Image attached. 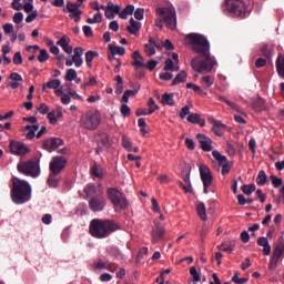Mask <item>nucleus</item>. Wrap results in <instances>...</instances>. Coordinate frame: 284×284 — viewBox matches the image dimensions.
I'll return each instance as SVG.
<instances>
[{"mask_svg":"<svg viewBox=\"0 0 284 284\" xmlns=\"http://www.w3.org/2000/svg\"><path fill=\"white\" fill-rule=\"evenodd\" d=\"M106 196L114 210H128L130 206L125 194H123V192L119 191L116 187H109L106 190Z\"/></svg>","mask_w":284,"mask_h":284,"instance_id":"39448f33","label":"nucleus"},{"mask_svg":"<svg viewBox=\"0 0 284 284\" xmlns=\"http://www.w3.org/2000/svg\"><path fill=\"white\" fill-rule=\"evenodd\" d=\"M149 45H153V48H158V50H161V41H159V38H150Z\"/></svg>","mask_w":284,"mask_h":284,"instance_id":"4d7b16f0","label":"nucleus"},{"mask_svg":"<svg viewBox=\"0 0 284 284\" xmlns=\"http://www.w3.org/2000/svg\"><path fill=\"white\" fill-rule=\"evenodd\" d=\"M10 196L16 205H23L32 199V186L23 180L13 178Z\"/></svg>","mask_w":284,"mask_h":284,"instance_id":"20e7f679","label":"nucleus"},{"mask_svg":"<svg viewBox=\"0 0 284 284\" xmlns=\"http://www.w3.org/2000/svg\"><path fill=\"white\" fill-rule=\"evenodd\" d=\"M196 212L201 221H207V211L205 210V203L201 202L196 206Z\"/></svg>","mask_w":284,"mask_h":284,"instance_id":"c85d7f7f","label":"nucleus"},{"mask_svg":"<svg viewBox=\"0 0 284 284\" xmlns=\"http://www.w3.org/2000/svg\"><path fill=\"white\" fill-rule=\"evenodd\" d=\"M182 179H183L185 185H189V187H192V182H190V172L183 171Z\"/></svg>","mask_w":284,"mask_h":284,"instance_id":"052dcab7","label":"nucleus"},{"mask_svg":"<svg viewBox=\"0 0 284 284\" xmlns=\"http://www.w3.org/2000/svg\"><path fill=\"white\" fill-rule=\"evenodd\" d=\"M122 146L124 148V150H128V152H130V150H132V142L125 135L122 136Z\"/></svg>","mask_w":284,"mask_h":284,"instance_id":"09e8293b","label":"nucleus"},{"mask_svg":"<svg viewBox=\"0 0 284 284\" xmlns=\"http://www.w3.org/2000/svg\"><path fill=\"white\" fill-rule=\"evenodd\" d=\"M60 87H61V80L54 79V80H50L47 83H44L42 85V90H45L47 88H49V90H57Z\"/></svg>","mask_w":284,"mask_h":284,"instance_id":"cd10ccee","label":"nucleus"},{"mask_svg":"<svg viewBox=\"0 0 284 284\" xmlns=\"http://www.w3.org/2000/svg\"><path fill=\"white\" fill-rule=\"evenodd\" d=\"M50 59V53H48V50L41 49L40 54L38 55L39 63H45Z\"/></svg>","mask_w":284,"mask_h":284,"instance_id":"c9c22d12","label":"nucleus"},{"mask_svg":"<svg viewBox=\"0 0 284 284\" xmlns=\"http://www.w3.org/2000/svg\"><path fill=\"white\" fill-rule=\"evenodd\" d=\"M186 121L189 123H194L200 125L201 128H205V119H201V115L199 113H192L186 118Z\"/></svg>","mask_w":284,"mask_h":284,"instance_id":"5701e85b","label":"nucleus"},{"mask_svg":"<svg viewBox=\"0 0 284 284\" xmlns=\"http://www.w3.org/2000/svg\"><path fill=\"white\" fill-rule=\"evenodd\" d=\"M95 154H101L102 152H109L110 148H112V140L110 139V134L105 132H100L95 135Z\"/></svg>","mask_w":284,"mask_h":284,"instance_id":"9d476101","label":"nucleus"},{"mask_svg":"<svg viewBox=\"0 0 284 284\" xmlns=\"http://www.w3.org/2000/svg\"><path fill=\"white\" fill-rule=\"evenodd\" d=\"M190 274L192 276L193 283H199L201 281V275L199 274V271L195 268V266L190 268Z\"/></svg>","mask_w":284,"mask_h":284,"instance_id":"58836bf2","label":"nucleus"},{"mask_svg":"<svg viewBox=\"0 0 284 284\" xmlns=\"http://www.w3.org/2000/svg\"><path fill=\"white\" fill-rule=\"evenodd\" d=\"M121 226L114 220L93 219L89 224V232L93 239H108Z\"/></svg>","mask_w":284,"mask_h":284,"instance_id":"7ed1b4c3","label":"nucleus"},{"mask_svg":"<svg viewBox=\"0 0 284 284\" xmlns=\"http://www.w3.org/2000/svg\"><path fill=\"white\" fill-rule=\"evenodd\" d=\"M200 179L203 183L204 194H210V187L214 183V176H212V171L207 165H200Z\"/></svg>","mask_w":284,"mask_h":284,"instance_id":"9b49d317","label":"nucleus"},{"mask_svg":"<svg viewBox=\"0 0 284 284\" xmlns=\"http://www.w3.org/2000/svg\"><path fill=\"white\" fill-rule=\"evenodd\" d=\"M99 57V52L97 51H87L85 52V63L88 68H92V61Z\"/></svg>","mask_w":284,"mask_h":284,"instance_id":"c756f323","label":"nucleus"},{"mask_svg":"<svg viewBox=\"0 0 284 284\" xmlns=\"http://www.w3.org/2000/svg\"><path fill=\"white\" fill-rule=\"evenodd\" d=\"M77 70L74 69H68L65 74V81H74L77 79Z\"/></svg>","mask_w":284,"mask_h":284,"instance_id":"37998d69","label":"nucleus"},{"mask_svg":"<svg viewBox=\"0 0 284 284\" xmlns=\"http://www.w3.org/2000/svg\"><path fill=\"white\" fill-rule=\"evenodd\" d=\"M195 139L200 143V148H201V150H203V152H212V150H213L212 139L210 136H207L203 133H197L195 135Z\"/></svg>","mask_w":284,"mask_h":284,"instance_id":"2eb2a0df","label":"nucleus"},{"mask_svg":"<svg viewBox=\"0 0 284 284\" xmlns=\"http://www.w3.org/2000/svg\"><path fill=\"white\" fill-rule=\"evenodd\" d=\"M18 172L21 174H26V176L37 178L41 173V169L39 168V162L28 161L21 164H18Z\"/></svg>","mask_w":284,"mask_h":284,"instance_id":"1a4fd4ad","label":"nucleus"},{"mask_svg":"<svg viewBox=\"0 0 284 284\" xmlns=\"http://www.w3.org/2000/svg\"><path fill=\"white\" fill-rule=\"evenodd\" d=\"M75 10H79V6L74 2H68L67 9H63V12H74Z\"/></svg>","mask_w":284,"mask_h":284,"instance_id":"864d4df0","label":"nucleus"},{"mask_svg":"<svg viewBox=\"0 0 284 284\" xmlns=\"http://www.w3.org/2000/svg\"><path fill=\"white\" fill-rule=\"evenodd\" d=\"M227 125L223 124V122L215 120L213 122L212 132L215 136H223V132H225Z\"/></svg>","mask_w":284,"mask_h":284,"instance_id":"412c9836","label":"nucleus"},{"mask_svg":"<svg viewBox=\"0 0 284 284\" xmlns=\"http://www.w3.org/2000/svg\"><path fill=\"white\" fill-rule=\"evenodd\" d=\"M158 14L161 17L163 23H165V27L169 28V30H174L176 28V12L172 9L168 8H159L156 10Z\"/></svg>","mask_w":284,"mask_h":284,"instance_id":"6e6552de","label":"nucleus"},{"mask_svg":"<svg viewBox=\"0 0 284 284\" xmlns=\"http://www.w3.org/2000/svg\"><path fill=\"white\" fill-rule=\"evenodd\" d=\"M186 39L191 50L197 54V57L191 60L193 70L200 74L213 70L216 65V60L210 53V41L207 38L200 33H190L186 36Z\"/></svg>","mask_w":284,"mask_h":284,"instance_id":"f257e3e1","label":"nucleus"},{"mask_svg":"<svg viewBox=\"0 0 284 284\" xmlns=\"http://www.w3.org/2000/svg\"><path fill=\"white\" fill-rule=\"evenodd\" d=\"M105 10H109L113 14H119V12H121V7H119V4L114 6L112 2H108Z\"/></svg>","mask_w":284,"mask_h":284,"instance_id":"79ce46f5","label":"nucleus"},{"mask_svg":"<svg viewBox=\"0 0 284 284\" xmlns=\"http://www.w3.org/2000/svg\"><path fill=\"white\" fill-rule=\"evenodd\" d=\"M4 34H12L14 32V26L12 23H6L2 27Z\"/></svg>","mask_w":284,"mask_h":284,"instance_id":"6e6d98bb","label":"nucleus"},{"mask_svg":"<svg viewBox=\"0 0 284 284\" xmlns=\"http://www.w3.org/2000/svg\"><path fill=\"white\" fill-rule=\"evenodd\" d=\"M144 51L149 57H154V54H156V49H154V47L149 43L144 44Z\"/></svg>","mask_w":284,"mask_h":284,"instance_id":"de8ad7c7","label":"nucleus"},{"mask_svg":"<svg viewBox=\"0 0 284 284\" xmlns=\"http://www.w3.org/2000/svg\"><path fill=\"white\" fill-rule=\"evenodd\" d=\"M91 174L97 179H103V169H101V165L94 164L91 169Z\"/></svg>","mask_w":284,"mask_h":284,"instance_id":"f704fd0d","label":"nucleus"},{"mask_svg":"<svg viewBox=\"0 0 284 284\" xmlns=\"http://www.w3.org/2000/svg\"><path fill=\"white\" fill-rule=\"evenodd\" d=\"M38 112H39L40 114H48V112H50V109L48 108V104L41 103V104L38 106Z\"/></svg>","mask_w":284,"mask_h":284,"instance_id":"0e129e2a","label":"nucleus"},{"mask_svg":"<svg viewBox=\"0 0 284 284\" xmlns=\"http://www.w3.org/2000/svg\"><path fill=\"white\" fill-rule=\"evenodd\" d=\"M257 245H260V247H263V250H272V247L270 246V241H267V237H260L257 240Z\"/></svg>","mask_w":284,"mask_h":284,"instance_id":"a19ab883","label":"nucleus"},{"mask_svg":"<svg viewBox=\"0 0 284 284\" xmlns=\"http://www.w3.org/2000/svg\"><path fill=\"white\" fill-rule=\"evenodd\" d=\"M120 112H121L122 116L128 118V116H130L132 110L130 109V106H128V104H122Z\"/></svg>","mask_w":284,"mask_h":284,"instance_id":"3c124183","label":"nucleus"},{"mask_svg":"<svg viewBox=\"0 0 284 284\" xmlns=\"http://www.w3.org/2000/svg\"><path fill=\"white\" fill-rule=\"evenodd\" d=\"M163 70L164 72H174V61L171 58L165 60Z\"/></svg>","mask_w":284,"mask_h":284,"instance_id":"ea45409f","label":"nucleus"},{"mask_svg":"<svg viewBox=\"0 0 284 284\" xmlns=\"http://www.w3.org/2000/svg\"><path fill=\"white\" fill-rule=\"evenodd\" d=\"M143 256H148V250L139 251V253L135 257L136 265H140L141 260L143 258Z\"/></svg>","mask_w":284,"mask_h":284,"instance_id":"bf43d9fd","label":"nucleus"},{"mask_svg":"<svg viewBox=\"0 0 284 284\" xmlns=\"http://www.w3.org/2000/svg\"><path fill=\"white\" fill-rule=\"evenodd\" d=\"M187 114H190V106L185 105L180 111V118L185 119V116H187Z\"/></svg>","mask_w":284,"mask_h":284,"instance_id":"774afa93","label":"nucleus"},{"mask_svg":"<svg viewBox=\"0 0 284 284\" xmlns=\"http://www.w3.org/2000/svg\"><path fill=\"white\" fill-rule=\"evenodd\" d=\"M129 23L130 26L126 27V32H129V34H134L141 30V22L135 21L134 18H131Z\"/></svg>","mask_w":284,"mask_h":284,"instance_id":"a878e982","label":"nucleus"},{"mask_svg":"<svg viewBox=\"0 0 284 284\" xmlns=\"http://www.w3.org/2000/svg\"><path fill=\"white\" fill-rule=\"evenodd\" d=\"M222 10L224 14L243 19L245 17V2L243 0H224Z\"/></svg>","mask_w":284,"mask_h":284,"instance_id":"423d86ee","label":"nucleus"},{"mask_svg":"<svg viewBox=\"0 0 284 284\" xmlns=\"http://www.w3.org/2000/svg\"><path fill=\"white\" fill-rule=\"evenodd\" d=\"M72 61L75 68H81V65H83V58L81 57L72 55Z\"/></svg>","mask_w":284,"mask_h":284,"instance_id":"680f3d73","label":"nucleus"},{"mask_svg":"<svg viewBox=\"0 0 284 284\" xmlns=\"http://www.w3.org/2000/svg\"><path fill=\"white\" fill-rule=\"evenodd\" d=\"M187 81V72L180 71L172 81V85H179V83H185Z\"/></svg>","mask_w":284,"mask_h":284,"instance_id":"bb28decb","label":"nucleus"},{"mask_svg":"<svg viewBox=\"0 0 284 284\" xmlns=\"http://www.w3.org/2000/svg\"><path fill=\"white\" fill-rule=\"evenodd\" d=\"M283 250H274L268 264V270H276L278 261H281V257L283 256Z\"/></svg>","mask_w":284,"mask_h":284,"instance_id":"f3484780","label":"nucleus"},{"mask_svg":"<svg viewBox=\"0 0 284 284\" xmlns=\"http://www.w3.org/2000/svg\"><path fill=\"white\" fill-rule=\"evenodd\" d=\"M108 49L110 50L111 54H119V57H123L125 54V48L123 47H114L112 44H109Z\"/></svg>","mask_w":284,"mask_h":284,"instance_id":"2f4dec72","label":"nucleus"},{"mask_svg":"<svg viewBox=\"0 0 284 284\" xmlns=\"http://www.w3.org/2000/svg\"><path fill=\"white\" fill-rule=\"evenodd\" d=\"M161 103H163V105H170L171 108L174 106V93H164Z\"/></svg>","mask_w":284,"mask_h":284,"instance_id":"7c9ffc66","label":"nucleus"},{"mask_svg":"<svg viewBox=\"0 0 284 284\" xmlns=\"http://www.w3.org/2000/svg\"><path fill=\"white\" fill-rule=\"evenodd\" d=\"M65 165H68V159L65 156L57 155L53 156L50 164L49 170L53 172V174H61L65 170Z\"/></svg>","mask_w":284,"mask_h":284,"instance_id":"f8f14e48","label":"nucleus"},{"mask_svg":"<svg viewBox=\"0 0 284 284\" xmlns=\"http://www.w3.org/2000/svg\"><path fill=\"white\" fill-rule=\"evenodd\" d=\"M261 52H262L263 57H266V59H272V45L264 44L261 48Z\"/></svg>","mask_w":284,"mask_h":284,"instance_id":"4c0bfd02","label":"nucleus"},{"mask_svg":"<svg viewBox=\"0 0 284 284\" xmlns=\"http://www.w3.org/2000/svg\"><path fill=\"white\" fill-rule=\"evenodd\" d=\"M80 125L84 130H97L101 125V114L97 111H88L81 116Z\"/></svg>","mask_w":284,"mask_h":284,"instance_id":"0eeeda50","label":"nucleus"},{"mask_svg":"<svg viewBox=\"0 0 284 284\" xmlns=\"http://www.w3.org/2000/svg\"><path fill=\"white\" fill-rule=\"evenodd\" d=\"M132 59H133V62L131 63V65L133 68H145V59H143V55H141V52L134 51L132 53Z\"/></svg>","mask_w":284,"mask_h":284,"instance_id":"6ab92c4d","label":"nucleus"},{"mask_svg":"<svg viewBox=\"0 0 284 284\" xmlns=\"http://www.w3.org/2000/svg\"><path fill=\"white\" fill-rule=\"evenodd\" d=\"M252 105L255 112H263L267 110V105L265 104V100L263 98H257L256 100H254Z\"/></svg>","mask_w":284,"mask_h":284,"instance_id":"b1692460","label":"nucleus"},{"mask_svg":"<svg viewBox=\"0 0 284 284\" xmlns=\"http://www.w3.org/2000/svg\"><path fill=\"white\" fill-rule=\"evenodd\" d=\"M63 139L60 138H49L42 142V148L47 150V152H52V150H57L63 145Z\"/></svg>","mask_w":284,"mask_h":284,"instance_id":"4468645a","label":"nucleus"},{"mask_svg":"<svg viewBox=\"0 0 284 284\" xmlns=\"http://www.w3.org/2000/svg\"><path fill=\"white\" fill-rule=\"evenodd\" d=\"M13 63L16 65H21V63H23V58L21 57V52L20 51L14 53V55H13Z\"/></svg>","mask_w":284,"mask_h":284,"instance_id":"13d9d810","label":"nucleus"},{"mask_svg":"<svg viewBox=\"0 0 284 284\" xmlns=\"http://www.w3.org/2000/svg\"><path fill=\"white\" fill-rule=\"evenodd\" d=\"M83 192L89 199V210L91 212H103L105 205H108V200L103 195V185L87 184L83 189Z\"/></svg>","mask_w":284,"mask_h":284,"instance_id":"f03ea898","label":"nucleus"},{"mask_svg":"<svg viewBox=\"0 0 284 284\" xmlns=\"http://www.w3.org/2000/svg\"><path fill=\"white\" fill-rule=\"evenodd\" d=\"M59 174L60 173L50 171L49 178L47 180L49 187H59V182L61 181V176H59Z\"/></svg>","mask_w":284,"mask_h":284,"instance_id":"4be33fe9","label":"nucleus"},{"mask_svg":"<svg viewBox=\"0 0 284 284\" xmlns=\"http://www.w3.org/2000/svg\"><path fill=\"white\" fill-rule=\"evenodd\" d=\"M270 181L273 187H281V185H283V179L276 178L275 175H271Z\"/></svg>","mask_w":284,"mask_h":284,"instance_id":"a18cd8bd","label":"nucleus"},{"mask_svg":"<svg viewBox=\"0 0 284 284\" xmlns=\"http://www.w3.org/2000/svg\"><path fill=\"white\" fill-rule=\"evenodd\" d=\"M230 170H232V163L225 162L224 164H222V175L223 176L230 174Z\"/></svg>","mask_w":284,"mask_h":284,"instance_id":"5fc2aeb1","label":"nucleus"},{"mask_svg":"<svg viewBox=\"0 0 284 284\" xmlns=\"http://www.w3.org/2000/svg\"><path fill=\"white\" fill-rule=\"evenodd\" d=\"M202 83H204L206 88H212V85H214V79L211 75L203 77Z\"/></svg>","mask_w":284,"mask_h":284,"instance_id":"603ef678","label":"nucleus"},{"mask_svg":"<svg viewBox=\"0 0 284 284\" xmlns=\"http://www.w3.org/2000/svg\"><path fill=\"white\" fill-rule=\"evenodd\" d=\"M144 16H145V9L143 8H138L134 11V19H136V21H143Z\"/></svg>","mask_w":284,"mask_h":284,"instance_id":"49530a36","label":"nucleus"},{"mask_svg":"<svg viewBox=\"0 0 284 284\" xmlns=\"http://www.w3.org/2000/svg\"><path fill=\"white\" fill-rule=\"evenodd\" d=\"M139 94V89L126 90L122 95V102L128 103L130 101V97H136Z\"/></svg>","mask_w":284,"mask_h":284,"instance_id":"473e14b6","label":"nucleus"},{"mask_svg":"<svg viewBox=\"0 0 284 284\" xmlns=\"http://www.w3.org/2000/svg\"><path fill=\"white\" fill-rule=\"evenodd\" d=\"M163 234H165V229L155 221V227L152 231V243H159L163 239Z\"/></svg>","mask_w":284,"mask_h":284,"instance_id":"dca6fc26","label":"nucleus"},{"mask_svg":"<svg viewBox=\"0 0 284 284\" xmlns=\"http://www.w3.org/2000/svg\"><path fill=\"white\" fill-rule=\"evenodd\" d=\"M37 17H39V12H38V11H32V12L26 18V23H32V21H34V19H37Z\"/></svg>","mask_w":284,"mask_h":284,"instance_id":"e2e57ef3","label":"nucleus"},{"mask_svg":"<svg viewBox=\"0 0 284 284\" xmlns=\"http://www.w3.org/2000/svg\"><path fill=\"white\" fill-rule=\"evenodd\" d=\"M277 74L281 79H284V55H278L275 62Z\"/></svg>","mask_w":284,"mask_h":284,"instance_id":"393cba45","label":"nucleus"},{"mask_svg":"<svg viewBox=\"0 0 284 284\" xmlns=\"http://www.w3.org/2000/svg\"><path fill=\"white\" fill-rule=\"evenodd\" d=\"M81 14H83V11H81V9H78L75 11H71V14L69 17L70 19H73L75 23H79V21H81Z\"/></svg>","mask_w":284,"mask_h":284,"instance_id":"c03bdc74","label":"nucleus"},{"mask_svg":"<svg viewBox=\"0 0 284 284\" xmlns=\"http://www.w3.org/2000/svg\"><path fill=\"white\" fill-rule=\"evenodd\" d=\"M23 21V13L22 12H17L13 16V23H21Z\"/></svg>","mask_w":284,"mask_h":284,"instance_id":"338daca9","label":"nucleus"},{"mask_svg":"<svg viewBox=\"0 0 284 284\" xmlns=\"http://www.w3.org/2000/svg\"><path fill=\"white\" fill-rule=\"evenodd\" d=\"M61 116H63V112L61 109H58L57 111H50L47 115V119H49V123H51V125H57V123H59L58 119H61Z\"/></svg>","mask_w":284,"mask_h":284,"instance_id":"aec40b11","label":"nucleus"},{"mask_svg":"<svg viewBox=\"0 0 284 284\" xmlns=\"http://www.w3.org/2000/svg\"><path fill=\"white\" fill-rule=\"evenodd\" d=\"M71 101L72 98L70 97V93H63V91H61V103L63 105H70Z\"/></svg>","mask_w":284,"mask_h":284,"instance_id":"8fccbe9b","label":"nucleus"},{"mask_svg":"<svg viewBox=\"0 0 284 284\" xmlns=\"http://www.w3.org/2000/svg\"><path fill=\"white\" fill-rule=\"evenodd\" d=\"M148 105H149L148 114H154V112L159 110V105L152 98L149 99Z\"/></svg>","mask_w":284,"mask_h":284,"instance_id":"e433bc0d","label":"nucleus"},{"mask_svg":"<svg viewBox=\"0 0 284 284\" xmlns=\"http://www.w3.org/2000/svg\"><path fill=\"white\" fill-rule=\"evenodd\" d=\"M57 45H60L65 54H72V45H70V38L68 36H63L59 39Z\"/></svg>","mask_w":284,"mask_h":284,"instance_id":"a211bd4d","label":"nucleus"},{"mask_svg":"<svg viewBox=\"0 0 284 284\" xmlns=\"http://www.w3.org/2000/svg\"><path fill=\"white\" fill-rule=\"evenodd\" d=\"M82 30H83L84 37L90 38V37H93V34H94L92 32V27H90V26H83Z\"/></svg>","mask_w":284,"mask_h":284,"instance_id":"69168bd1","label":"nucleus"},{"mask_svg":"<svg viewBox=\"0 0 284 284\" xmlns=\"http://www.w3.org/2000/svg\"><path fill=\"white\" fill-rule=\"evenodd\" d=\"M256 183L260 186H263V185H265V183H267V174L265 173V171L261 170L258 172L257 178H256Z\"/></svg>","mask_w":284,"mask_h":284,"instance_id":"72a5a7b5","label":"nucleus"},{"mask_svg":"<svg viewBox=\"0 0 284 284\" xmlns=\"http://www.w3.org/2000/svg\"><path fill=\"white\" fill-rule=\"evenodd\" d=\"M9 150L11 154L16 156H26L30 153V148H28L23 142L11 140L9 143Z\"/></svg>","mask_w":284,"mask_h":284,"instance_id":"ddd939ff","label":"nucleus"}]
</instances>
